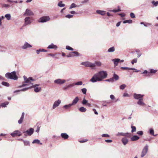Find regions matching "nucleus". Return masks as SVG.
<instances>
[{
  "label": "nucleus",
  "mask_w": 158,
  "mask_h": 158,
  "mask_svg": "<svg viewBox=\"0 0 158 158\" xmlns=\"http://www.w3.org/2000/svg\"><path fill=\"white\" fill-rule=\"evenodd\" d=\"M107 73L105 71H101L95 73L90 79V81L95 83L97 81H101L107 77Z\"/></svg>",
  "instance_id": "nucleus-1"
},
{
  "label": "nucleus",
  "mask_w": 158,
  "mask_h": 158,
  "mask_svg": "<svg viewBox=\"0 0 158 158\" xmlns=\"http://www.w3.org/2000/svg\"><path fill=\"white\" fill-rule=\"evenodd\" d=\"M25 82L26 83H29V85H31V88H34V91L36 93H38L40 91L41 88L39 87V84H35L34 85L33 83H31V81H35V80L33 79L32 77H29L27 78L26 76H24L23 77Z\"/></svg>",
  "instance_id": "nucleus-2"
},
{
  "label": "nucleus",
  "mask_w": 158,
  "mask_h": 158,
  "mask_svg": "<svg viewBox=\"0 0 158 158\" xmlns=\"http://www.w3.org/2000/svg\"><path fill=\"white\" fill-rule=\"evenodd\" d=\"M5 77L7 79L15 80H17L18 78L15 71H13L11 73H7L5 74Z\"/></svg>",
  "instance_id": "nucleus-3"
},
{
  "label": "nucleus",
  "mask_w": 158,
  "mask_h": 158,
  "mask_svg": "<svg viewBox=\"0 0 158 158\" xmlns=\"http://www.w3.org/2000/svg\"><path fill=\"white\" fill-rule=\"evenodd\" d=\"M50 18L48 16H43L40 18L38 20L39 23H44L49 21Z\"/></svg>",
  "instance_id": "nucleus-4"
},
{
  "label": "nucleus",
  "mask_w": 158,
  "mask_h": 158,
  "mask_svg": "<svg viewBox=\"0 0 158 158\" xmlns=\"http://www.w3.org/2000/svg\"><path fill=\"white\" fill-rule=\"evenodd\" d=\"M34 129L32 128H30L29 129L26 131H24L23 133L24 134V135L25 136H31L34 133Z\"/></svg>",
  "instance_id": "nucleus-5"
},
{
  "label": "nucleus",
  "mask_w": 158,
  "mask_h": 158,
  "mask_svg": "<svg viewBox=\"0 0 158 158\" xmlns=\"http://www.w3.org/2000/svg\"><path fill=\"white\" fill-rule=\"evenodd\" d=\"M81 64L86 67H90L92 69H94V66H95L94 64L89 61L82 62L81 63Z\"/></svg>",
  "instance_id": "nucleus-6"
},
{
  "label": "nucleus",
  "mask_w": 158,
  "mask_h": 158,
  "mask_svg": "<svg viewBox=\"0 0 158 158\" xmlns=\"http://www.w3.org/2000/svg\"><path fill=\"white\" fill-rule=\"evenodd\" d=\"M69 80H65V79H62L60 78H58L54 80V83L58 85H61L64 83L66 81H68Z\"/></svg>",
  "instance_id": "nucleus-7"
},
{
  "label": "nucleus",
  "mask_w": 158,
  "mask_h": 158,
  "mask_svg": "<svg viewBox=\"0 0 158 158\" xmlns=\"http://www.w3.org/2000/svg\"><path fill=\"white\" fill-rule=\"evenodd\" d=\"M22 135V133L18 130H15L10 134V135L13 137L16 136H21Z\"/></svg>",
  "instance_id": "nucleus-8"
},
{
  "label": "nucleus",
  "mask_w": 158,
  "mask_h": 158,
  "mask_svg": "<svg viewBox=\"0 0 158 158\" xmlns=\"http://www.w3.org/2000/svg\"><path fill=\"white\" fill-rule=\"evenodd\" d=\"M148 146L147 144H146L143 148L142 150L141 155V157H144L147 153L148 151Z\"/></svg>",
  "instance_id": "nucleus-9"
},
{
  "label": "nucleus",
  "mask_w": 158,
  "mask_h": 158,
  "mask_svg": "<svg viewBox=\"0 0 158 158\" xmlns=\"http://www.w3.org/2000/svg\"><path fill=\"white\" fill-rule=\"evenodd\" d=\"M31 23V18L29 17H26L24 19V26H26L30 24Z\"/></svg>",
  "instance_id": "nucleus-10"
},
{
  "label": "nucleus",
  "mask_w": 158,
  "mask_h": 158,
  "mask_svg": "<svg viewBox=\"0 0 158 158\" xmlns=\"http://www.w3.org/2000/svg\"><path fill=\"white\" fill-rule=\"evenodd\" d=\"M144 96V95L141 94H133L134 98L135 99L138 100L142 99H143V97Z\"/></svg>",
  "instance_id": "nucleus-11"
},
{
  "label": "nucleus",
  "mask_w": 158,
  "mask_h": 158,
  "mask_svg": "<svg viewBox=\"0 0 158 158\" xmlns=\"http://www.w3.org/2000/svg\"><path fill=\"white\" fill-rule=\"evenodd\" d=\"M81 103L84 105H86L89 107H91V104L88 102V101L85 99V97L83 98Z\"/></svg>",
  "instance_id": "nucleus-12"
},
{
  "label": "nucleus",
  "mask_w": 158,
  "mask_h": 158,
  "mask_svg": "<svg viewBox=\"0 0 158 158\" xmlns=\"http://www.w3.org/2000/svg\"><path fill=\"white\" fill-rule=\"evenodd\" d=\"M61 102V101L60 100H58L57 101H55L53 105L52 106L53 109H54L57 107L58 106Z\"/></svg>",
  "instance_id": "nucleus-13"
},
{
  "label": "nucleus",
  "mask_w": 158,
  "mask_h": 158,
  "mask_svg": "<svg viewBox=\"0 0 158 158\" xmlns=\"http://www.w3.org/2000/svg\"><path fill=\"white\" fill-rule=\"evenodd\" d=\"M32 47V46L29 44L28 43L25 42L24 45L22 46V48L23 49H26L27 48H30Z\"/></svg>",
  "instance_id": "nucleus-14"
},
{
  "label": "nucleus",
  "mask_w": 158,
  "mask_h": 158,
  "mask_svg": "<svg viewBox=\"0 0 158 158\" xmlns=\"http://www.w3.org/2000/svg\"><path fill=\"white\" fill-rule=\"evenodd\" d=\"M34 15L33 12L30 10L27 9L25 13L23 15L31 16Z\"/></svg>",
  "instance_id": "nucleus-15"
},
{
  "label": "nucleus",
  "mask_w": 158,
  "mask_h": 158,
  "mask_svg": "<svg viewBox=\"0 0 158 158\" xmlns=\"http://www.w3.org/2000/svg\"><path fill=\"white\" fill-rule=\"evenodd\" d=\"M24 115L25 113L24 112H23L20 119L18 121V123L19 124H20L22 123L24 119Z\"/></svg>",
  "instance_id": "nucleus-16"
},
{
  "label": "nucleus",
  "mask_w": 158,
  "mask_h": 158,
  "mask_svg": "<svg viewBox=\"0 0 158 158\" xmlns=\"http://www.w3.org/2000/svg\"><path fill=\"white\" fill-rule=\"evenodd\" d=\"M137 104L138 105L142 106H144L146 105V104L143 102V99L139 100H138L137 102Z\"/></svg>",
  "instance_id": "nucleus-17"
},
{
  "label": "nucleus",
  "mask_w": 158,
  "mask_h": 158,
  "mask_svg": "<svg viewBox=\"0 0 158 158\" xmlns=\"http://www.w3.org/2000/svg\"><path fill=\"white\" fill-rule=\"evenodd\" d=\"M96 12L97 14H100L102 16L106 14V11L104 10H97Z\"/></svg>",
  "instance_id": "nucleus-18"
},
{
  "label": "nucleus",
  "mask_w": 158,
  "mask_h": 158,
  "mask_svg": "<svg viewBox=\"0 0 158 158\" xmlns=\"http://www.w3.org/2000/svg\"><path fill=\"white\" fill-rule=\"evenodd\" d=\"M120 60L118 58L114 59L112 60V61L114 62V64L115 66L118 65V63L120 62Z\"/></svg>",
  "instance_id": "nucleus-19"
},
{
  "label": "nucleus",
  "mask_w": 158,
  "mask_h": 158,
  "mask_svg": "<svg viewBox=\"0 0 158 158\" xmlns=\"http://www.w3.org/2000/svg\"><path fill=\"white\" fill-rule=\"evenodd\" d=\"M48 49H56L57 47L56 45L54 44H51L50 45H49L48 47Z\"/></svg>",
  "instance_id": "nucleus-20"
},
{
  "label": "nucleus",
  "mask_w": 158,
  "mask_h": 158,
  "mask_svg": "<svg viewBox=\"0 0 158 158\" xmlns=\"http://www.w3.org/2000/svg\"><path fill=\"white\" fill-rule=\"evenodd\" d=\"M2 7L3 8L7 9L11 6V5L9 4H1Z\"/></svg>",
  "instance_id": "nucleus-21"
},
{
  "label": "nucleus",
  "mask_w": 158,
  "mask_h": 158,
  "mask_svg": "<svg viewBox=\"0 0 158 158\" xmlns=\"http://www.w3.org/2000/svg\"><path fill=\"white\" fill-rule=\"evenodd\" d=\"M61 136L64 139H68L69 136L66 133H62L61 134Z\"/></svg>",
  "instance_id": "nucleus-22"
},
{
  "label": "nucleus",
  "mask_w": 158,
  "mask_h": 158,
  "mask_svg": "<svg viewBox=\"0 0 158 158\" xmlns=\"http://www.w3.org/2000/svg\"><path fill=\"white\" fill-rule=\"evenodd\" d=\"M79 100V98L78 97H76L73 100L72 102V103H71L72 105L76 104L78 102Z\"/></svg>",
  "instance_id": "nucleus-23"
},
{
  "label": "nucleus",
  "mask_w": 158,
  "mask_h": 158,
  "mask_svg": "<svg viewBox=\"0 0 158 158\" xmlns=\"http://www.w3.org/2000/svg\"><path fill=\"white\" fill-rule=\"evenodd\" d=\"M9 102H6L3 103H2L0 104V108L2 107H6V106L8 105Z\"/></svg>",
  "instance_id": "nucleus-24"
},
{
  "label": "nucleus",
  "mask_w": 158,
  "mask_h": 158,
  "mask_svg": "<svg viewBox=\"0 0 158 158\" xmlns=\"http://www.w3.org/2000/svg\"><path fill=\"white\" fill-rule=\"evenodd\" d=\"M93 64H94L95 65V66H94V69H95L96 66L98 67H100L102 64V63L100 61H96L94 63H93Z\"/></svg>",
  "instance_id": "nucleus-25"
},
{
  "label": "nucleus",
  "mask_w": 158,
  "mask_h": 158,
  "mask_svg": "<svg viewBox=\"0 0 158 158\" xmlns=\"http://www.w3.org/2000/svg\"><path fill=\"white\" fill-rule=\"evenodd\" d=\"M122 141L124 145H126L128 142V139L126 137L123 138L122 139Z\"/></svg>",
  "instance_id": "nucleus-26"
},
{
  "label": "nucleus",
  "mask_w": 158,
  "mask_h": 158,
  "mask_svg": "<svg viewBox=\"0 0 158 158\" xmlns=\"http://www.w3.org/2000/svg\"><path fill=\"white\" fill-rule=\"evenodd\" d=\"M139 137L137 136V135H135L132 137L131 138V139L132 141H135L139 139Z\"/></svg>",
  "instance_id": "nucleus-27"
},
{
  "label": "nucleus",
  "mask_w": 158,
  "mask_h": 158,
  "mask_svg": "<svg viewBox=\"0 0 158 158\" xmlns=\"http://www.w3.org/2000/svg\"><path fill=\"white\" fill-rule=\"evenodd\" d=\"M73 86V84H70L67 85H66L63 88L64 90H67L70 88H71Z\"/></svg>",
  "instance_id": "nucleus-28"
},
{
  "label": "nucleus",
  "mask_w": 158,
  "mask_h": 158,
  "mask_svg": "<svg viewBox=\"0 0 158 158\" xmlns=\"http://www.w3.org/2000/svg\"><path fill=\"white\" fill-rule=\"evenodd\" d=\"M128 134L127 133H125L123 132H118L116 134V135L117 136H126Z\"/></svg>",
  "instance_id": "nucleus-29"
},
{
  "label": "nucleus",
  "mask_w": 158,
  "mask_h": 158,
  "mask_svg": "<svg viewBox=\"0 0 158 158\" xmlns=\"http://www.w3.org/2000/svg\"><path fill=\"white\" fill-rule=\"evenodd\" d=\"M118 9L117 10H109V11L110 12H113L114 13H116L120 11L121 10L120 9V6H118Z\"/></svg>",
  "instance_id": "nucleus-30"
},
{
  "label": "nucleus",
  "mask_w": 158,
  "mask_h": 158,
  "mask_svg": "<svg viewBox=\"0 0 158 158\" xmlns=\"http://www.w3.org/2000/svg\"><path fill=\"white\" fill-rule=\"evenodd\" d=\"M112 78L113 79L114 81V80L116 81L119 79V77L117 75L114 73L113 75V77H112Z\"/></svg>",
  "instance_id": "nucleus-31"
},
{
  "label": "nucleus",
  "mask_w": 158,
  "mask_h": 158,
  "mask_svg": "<svg viewBox=\"0 0 158 158\" xmlns=\"http://www.w3.org/2000/svg\"><path fill=\"white\" fill-rule=\"evenodd\" d=\"M32 143H37L38 144H40V145L42 144V143H40V140L38 139H34L32 142Z\"/></svg>",
  "instance_id": "nucleus-32"
},
{
  "label": "nucleus",
  "mask_w": 158,
  "mask_h": 158,
  "mask_svg": "<svg viewBox=\"0 0 158 158\" xmlns=\"http://www.w3.org/2000/svg\"><path fill=\"white\" fill-rule=\"evenodd\" d=\"M29 84V83H26L25 82H24L23 83V84L22 85L19 86L18 87V88H21V87H24V86H27V85L30 86L31 85H28Z\"/></svg>",
  "instance_id": "nucleus-33"
},
{
  "label": "nucleus",
  "mask_w": 158,
  "mask_h": 158,
  "mask_svg": "<svg viewBox=\"0 0 158 158\" xmlns=\"http://www.w3.org/2000/svg\"><path fill=\"white\" fill-rule=\"evenodd\" d=\"M71 53H73L74 55L75 56H81V55L77 51L72 52Z\"/></svg>",
  "instance_id": "nucleus-34"
},
{
  "label": "nucleus",
  "mask_w": 158,
  "mask_h": 158,
  "mask_svg": "<svg viewBox=\"0 0 158 158\" xmlns=\"http://www.w3.org/2000/svg\"><path fill=\"white\" fill-rule=\"evenodd\" d=\"M79 110L82 112H85L86 111V109L84 107H81L79 109Z\"/></svg>",
  "instance_id": "nucleus-35"
},
{
  "label": "nucleus",
  "mask_w": 158,
  "mask_h": 158,
  "mask_svg": "<svg viewBox=\"0 0 158 158\" xmlns=\"http://www.w3.org/2000/svg\"><path fill=\"white\" fill-rule=\"evenodd\" d=\"M2 84L5 86L9 87L10 86L9 84L7 82L5 81H2Z\"/></svg>",
  "instance_id": "nucleus-36"
},
{
  "label": "nucleus",
  "mask_w": 158,
  "mask_h": 158,
  "mask_svg": "<svg viewBox=\"0 0 158 158\" xmlns=\"http://www.w3.org/2000/svg\"><path fill=\"white\" fill-rule=\"evenodd\" d=\"M5 17L8 20H10L11 19V15L10 14H7L5 15Z\"/></svg>",
  "instance_id": "nucleus-37"
},
{
  "label": "nucleus",
  "mask_w": 158,
  "mask_h": 158,
  "mask_svg": "<svg viewBox=\"0 0 158 158\" xmlns=\"http://www.w3.org/2000/svg\"><path fill=\"white\" fill-rule=\"evenodd\" d=\"M40 51H42L43 52H47V51L44 49H40L39 50H36V52L38 54H40Z\"/></svg>",
  "instance_id": "nucleus-38"
},
{
  "label": "nucleus",
  "mask_w": 158,
  "mask_h": 158,
  "mask_svg": "<svg viewBox=\"0 0 158 158\" xmlns=\"http://www.w3.org/2000/svg\"><path fill=\"white\" fill-rule=\"evenodd\" d=\"M115 51V48L114 47H112L108 50V52H113Z\"/></svg>",
  "instance_id": "nucleus-39"
},
{
  "label": "nucleus",
  "mask_w": 158,
  "mask_h": 158,
  "mask_svg": "<svg viewBox=\"0 0 158 158\" xmlns=\"http://www.w3.org/2000/svg\"><path fill=\"white\" fill-rule=\"evenodd\" d=\"M72 106V105L71 103V104H69L68 105H64L63 106V108L66 109H69V108H70Z\"/></svg>",
  "instance_id": "nucleus-40"
},
{
  "label": "nucleus",
  "mask_w": 158,
  "mask_h": 158,
  "mask_svg": "<svg viewBox=\"0 0 158 158\" xmlns=\"http://www.w3.org/2000/svg\"><path fill=\"white\" fill-rule=\"evenodd\" d=\"M77 6V5H76V4H75L74 3H73L71 4L69 9H71L73 8L76 7Z\"/></svg>",
  "instance_id": "nucleus-41"
},
{
  "label": "nucleus",
  "mask_w": 158,
  "mask_h": 158,
  "mask_svg": "<svg viewBox=\"0 0 158 158\" xmlns=\"http://www.w3.org/2000/svg\"><path fill=\"white\" fill-rule=\"evenodd\" d=\"M62 1H60L57 4L58 6L61 7L64 6H65V4H64L62 3Z\"/></svg>",
  "instance_id": "nucleus-42"
},
{
  "label": "nucleus",
  "mask_w": 158,
  "mask_h": 158,
  "mask_svg": "<svg viewBox=\"0 0 158 158\" xmlns=\"http://www.w3.org/2000/svg\"><path fill=\"white\" fill-rule=\"evenodd\" d=\"M132 21L131 20L129 19L125 20L123 21V23H132Z\"/></svg>",
  "instance_id": "nucleus-43"
},
{
  "label": "nucleus",
  "mask_w": 158,
  "mask_h": 158,
  "mask_svg": "<svg viewBox=\"0 0 158 158\" xmlns=\"http://www.w3.org/2000/svg\"><path fill=\"white\" fill-rule=\"evenodd\" d=\"M72 52H70L68 55H67L66 56L68 57H72L75 56L74 55L73 53H72Z\"/></svg>",
  "instance_id": "nucleus-44"
},
{
  "label": "nucleus",
  "mask_w": 158,
  "mask_h": 158,
  "mask_svg": "<svg viewBox=\"0 0 158 158\" xmlns=\"http://www.w3.org/2000/svg\"><path fill=\"white\" fill-rule=\"evenodd\" d=\"M142 74H147L148 76H150V73L149 72H148L147 70H145L142 73Z\"/></svg>",
  "instance_id": "nucleus-45"
},
{
  "label": "nucleus",
  "mask_w": 158,
  "mask_h": 158,
  "mask_svg": "<svg viewBox=\"0 0 158 158\" xmlns=\"http://www.w3.org/2000/svg\"><path fill=\"white\" fill-rule=\"evenodd\" d=\"M24 145L25 146H29L30 143L27 140H23Z\"/></svg>",
  "instance_id": "nucleus-46"
},
{
  "label": "nucleus",
  "mask_w": 158,
  "mask_h": 158,
  "mask_svg": "<svg viewBox=\"0 0 158 158\" xmlns=\"http://www.w3.org/2000/svg\"><path fill=\"white\" fill-rule=\"evenodd\" d=\"M149 133H150V134L152 135H153V136H156V135H154V130L152 128H151L150 130Z\"/></svg>",
  "instance_id": "nucleus-47"
},
{
  "label": "nucleus",
  "mask_w": 158,
  "mask_h": 158,
  "mask_svg": "<svg viewBox=\"0 0 158 158\" xmlns=\"http://www.w3.org/2000/svg\"><path fill=\"white\" fill-rule=\"evenodd\" d=\"M31 89V86H29L28 87H26L25 88H23L22 89H20V91H25L29 89Z\"/></svg>",
  "instance_id": "nucleus-48"
},
{
  "label": "nucleus",
  "mask_w": 158,
  "mask_h": 158,
  "mask_svg": "<svg viewBox=\"0 0 158 158\" xmlns=\"http://www.w3.org/2000/svg\"><path fill=\"white\" fill-rule=\"evenodd\" d=\"M131 128L132 129V130H131V132L132 133H133V132H134L136 131V128L135 127L133 126H131Z\"/></svg>",
  "instance_id": "nucleus-49"
},
{
  "label": "nucleus",
  "mask_w": 158,
  "mask_h": 158,
  "mask_svg": "<svg viewBox=\"0 0 158 158\" xmlns=\"http://www.w3.org/2000/svg\"><path fill=\"white\" fill-rule=\"evenodd\" d=\"M136 134L139 136H142L143 134V132L142 131H139L137 132Z\"/></svg>",
  "instance_id": "nucleus-50"
},
{
  "label": "nucleus",
  "mask_w": 158,
  "mask_h": 158,
  "mask_svg": "<svg viewBox=\"0 0 158 158\" xmlns=\"http://www.w3.org/2000/svg\"><path fill=\"white\" fill-rule=\"evenodd\" d=\"M66 48L68 50H70V51H73L74 50V49L71 48V47H70L69 46H67L66 47Z\"/></svg>",
  "instance_id": "nucleus-51"
},
{
  "label": "nucleus",
  "mask_w": 158,
  "mask_h": 158,
  "mask_svg": "<svg viewBox=\"0 0 158 158\" xmlns=\"http://www.w3.org/2000/svg\"><path fill=\"white\" fill-rule=\"evenodd\" d=\"M81 90L83 94H86L87 89L86 88H83L81 89Z\"/></svg>",
  "instance_id": "nucleus-52"
},
{
  "label": "nucleus",
  "mask_w": 158,
  "mask_h": 158,
  "mask_svg": "<svg viewBox=\"0 0 158 158\" xmlns=\"http://www.w3.org/2000/svg\"><path fill=\"white\" fill-rule=\"evenodd\" d=\"M6 2L10 3V4L11 3L15 2V3H17L18 2L17 1H12L11 0H7L6 1Z\"/></svg>",
  "instance_id": "nucleus-53"
},
{
  "label": "nucleus",
  "mask_w": 158,
  "mask_h": 158,
  "mask_svg": "<svg viewBox=\"0 0 158 158\" xmlns=\"http://www.w3.org/2000/svg\"><path fill=\"white\" fill-rule=\"evenodd\" d=\"M82 84V81H79L76 82L75 85H80Z\"/></svg>",
  "instance_id": "nucleus-54"
},
{
  "label": "nucleus",
  "mask_w": 158,
  "mask_h": 158,
  "mask_svg": "<svg viewBox=\"0 0 158 158\" xmlns=\"http://www.w3.org/2000/svg\"><path fill=\"white\" fill-rule=\"evenodd\" d=\"M152 3L155 6H157L158 5V1L155 2V1H153L152 2Z\"/></svg>",
  "instance_id": "nucleus-55"
},
{
  "label": "nucleus",
  "mask_w": 158,
  "mask_h": 158,
  "mask_svg": "<svg viewBox=\"0 0 158 158\" xmlns=\"http://www.w3.org/2000/svg\"><path fill=\"white\" fill-rule=\"evenodd\" d=\"M126 87V85L125 84H123L120 86V88L121 89L123 90Z\"/></svg>",
  "instance_id": "nucleus-56"
},
{
  "label": "nucleus",
  "mask_w": 158,
  "mask_h": 158,
  "mask_svg": "<svg viewBox=\"0 0 158 158\" xmlns=\"http://www.w3.org/2000/svg\"><path fill=\"white\" fill-rule=\"evenodd\" d=\"M105 81L113 82H114L113 79L112 78L105 80Z\"/></svg>",
  "instance_id": "nucleus-57"
},
{
  "label": "nucleus",
  "mask_w": 158,
  "mask_h": 158,
  "mask_svg": "<svg viewBox=\"0 0 158 158\" xmlns=\"http://www.w3.org/2000/svg\"><path fill=\"white\" fill-rule=\"evenodd\" d=\"M157 72V70H156L153 69H151L150 70V72H149L150 73H155Z\"/></svg>",
  "instance_id": "nucleus-58"
},
{
  "label": "nucleus",
  "mask_w": 158,
  "mask_h": 158,
  "mask_svg": "<svg viewBox=\"0 0 158 158\" xmlns=\"http://www.w3.org/2000/svg\"><path fill=\"white\" fill-rule=\"evenodd\" d=\"M52 138L55 139L56 140H58L60 138V136H57L55 135H53L52 137Z\"/></svg>",
  "instance_id": "nucleus-59"
},
{
  "label": "nucleus",
  "mask_w": 158,
  "mask_h": 158,
  "mask_svg": "<svg viewBox=\"0 0 158 158\" xmlns=\"http://www.w3.org/2000/svg\"><path fill=\"white\" fill-rule=\"evenodd\" d=\"M130 17L132 18H134L135 17V15L133 13H131L130 14Z\"/></svg>",
  "instance_id": "nucleus-60"
},
{
  "label": "nucleus",
  "mask_w": 158,
  "mask_h": 158,
  "mask_svg": "<svg viewBox=\"0 0 158 158\" xmlns=\"http://www.w3.org/2000/svg\"><path fill=\"white\" fill-rule=\"evenodd\" d=\"M73 15L70 14L67 15L65 16V17L69 19L73 17Z\"/></svg>",
  "instance_id": "nucleus-61"
},
{
  "label": "nucleus",
  "mask_w": 158,
  "mask_h": 158,
  "mask_svg": "<svg viewBox=\"0 0 158 158\" xmlns=\"http://www.w3.org/2000/svg\"><path fill=\"white\" fill-rule=\"evenodd\" d=\"M102 136L103 137H110V135L107 134H103Z\"/></svg>",
  "instance_id": "nucleus-62"
},
{
  "label": "nucleus",
  "mask_w": 158,
  "mask_h": 158,
  "mask_svg": "<svg viewBox=\"0 0 158 158\" xmlns=\"http://www.w3.org/2000/svg\"><path fill=\"white\" fill-rule=\"evenodd\" d=\"M137 62V59L136 58L134 59L131 61V63L132 64H134V63H136Z\"/></svg>",
  "instance_id": "nucleus-63"
},
{
  "label": "nucleus",
  "mask_w": 158,
  "mask_h": 158,
  "mask_svg": "<svg viewBox=\"0 0 158 158\" xmlns=\"http://www.w3.org/2000/svg\"><path fill=\"white\" fill-rule=\"evenodd\" d=\"M110 98L111 100H114L115 99L114 96L113 95H111L110 96Z\"/></svg>",
  "instance_id": "nucleus-64"
}]
</instances>
